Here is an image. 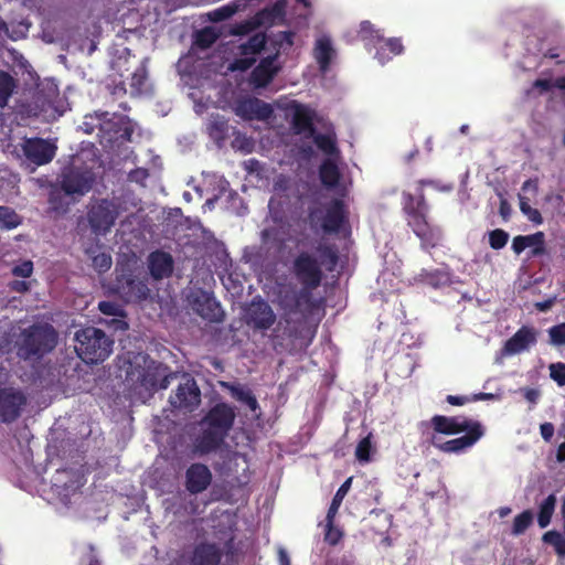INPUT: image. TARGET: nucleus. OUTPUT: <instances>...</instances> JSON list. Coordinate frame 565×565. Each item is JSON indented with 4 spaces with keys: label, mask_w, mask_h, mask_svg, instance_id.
Here are the masks:
<instances>
[{
    "label": "nucleus",
    "mask_w": 565,
    "mask_h": 565,
    "mask_svg": "<svg viewBox=\"0 0 565 565\" xmlns=\"http://www.w3.org/2000/svg\"><path fill=\"white\" fill-rule=\"evenodd\" d=\"M334 55L335 51L329 36L323 35L317 39L313 47V57L321 72H327L329 70Z\"/></svg>",
    "instance_id": "b1692460"
},
{
    "label": "nucleus",
    "mask_w": 565,
    "mask_h": 565,
    "mask_svg": "<svg viewBox=\"0 0 565 565\" xmlns=\"http://www.w3.org/2000/svg\"><path fill=\"white\" fill-rule=\"evenodd\" d=\"M18 88V79L6 71H0V108L8 106Z\"/></svg>",
    "instance_id": "c756f323"
},
{
    "label": "nucleus",
    "mask_w": 565,
    "mask_h": 565,
    "mask_svg": "<svg viewBox=\"0 0 565 565\" xmlns=\"http://www.w3.org/2000/svg\"><path fill=\"white\" fill-rule=\"evenodd\" d=\"M238 10V4L228 3L209 12L207 17L212 22H222L233 17Z\"/></svg>",
    "instance_id": "37998d69"
},
{
    "label": "nucleus",
    "mask_w": 565,
    "mask_h": 565,
    "mask_svg": "<svg viewBox=\"0 0 565 565\" xmlns=\"http://www.w3.org/2000/svg\"><path fill=\"white\" fill-rule=\"evenodd\" d=\"M57 150L54 141L42 138L25 139L22 151L25 158L36 166H43L53 160Z\"/></svg>",
    "instance_id": "f8f14e48"
},
{
    "label": "nucleus",
    "mask_w": 565,
    "mask_h": 565,
    "mask_svg": "<svg viewBox=\"0 0 565 565\" xmlns=\"http://www.w3.org/2000/svg\"><path fill=\"white\" fill-rule=\"evenodd\" d=\"M371 447L372 445L370 436H366L363 439H361L355 449V457L358 458V460L369 461Z\"/></svg>",
    "instance_id": "864d4df0"
},
{
    "label": "nucleus",
    "mask_w": 565,
    "mask_h": 565,
    "mask_svg": "<svg viewBox=\"0 0 565 565\" xmlns=\"http://www.w3.org/2000/svg\"><path fill=\"white\" fill-rule=\"evenodd\" d=\"M388 50L393 55H399L404 51V46L401 38H388L386 40L383 39V42L376 46V53L374 57L381 63L385 64L391 56L385 52Z\"/></svg>",
    "instance_id": "bb28decb"
},
{
    "label": "nucleus",
    "mask_w": 565,
    "mask_h": 565,
    "mask_svg": "<svg viewBox=\"0 0 565 565\" xmlns=\"http://www.w3.org/2000/svg\"><path fill=\"white\" fill-rule=\"evenodd\" d=\"M56 345V333L51 326H36L24 330L18 354L23 359L42 355Z\"/></svg>",
    "instance_id": "0eeeda50"
},
{
    "label": "nucleus",
    "mask_w": 565,
    "mask_h": 565,
    "mask_svg": "<svg viewBox=\"0 0 565 565\" xmlns=\"http://www.w3.org/2000/svg\"><path fill=\"white\" fill-rule=\"evenodd\" d=\"M539 332L529 326H522L510 339L504 342L502 353L504 355H514L526 351L537 342Z\"/></svg>",
    "instance_id": "a211bd4d"
},
{
    "label": "nucleus",
    "mask_w": 565,
    "mask_h": 565,
    "mask_svg": "<svg viewBox=\"0 0 565 565\" xmlns=\"http://www.w3.org/2000/svg\"><path fill=\"white\" fill-rule=\"evenodd\" d=\"M255 30H257V28L250 18L248 20L233 24L230 29V34L234 36H242L247 35Z\"/></svg>",
    "instance_id": "09e8293b"
},
{
    "label": "nucleus",
    "mask_w": 565,
    "mask_h": 565,
    "mask_svg": "<svg viewBox=\"0 0 565 565\" xmlns=\"http://www.w3.org/2000/svg\"><path fill=\"white\" fill-rule=\"evenodd\" d=\"M292 271L302 285V290L296 296L294 303L285 308V313L281 317L279 324L285 322L284 335L287 338H297V328H291V316L302 312L305 306L307 311H311L315 307V301L311 297V290L318 288L322 281L323 273L320 267L319 260L308 252H300L292 263Z\"/></svg>",
    "instance_id": "f257e3e1"
},
{
    "label": "nucleus",
    "mask_w": 565,
    "mask_h": 565,
    "mask_svg": "<svg viewBox=\"0 0 565 565\" xmlns=\"http://www.w3.org/2000/svg\"><path fill=\"white\" fill-rule=\"evenodd\" d=\"M533 512L531 510H524L518 514L512 524L511 533L515 536L523 534L533 523Z\"/></svg>",
    "instance_id": "4c0bfd02"
},
{
    "label": "nucleus",
    "mask_w": 565,
    "mask_h": 565,
    "mask_svg": "<svg viewBox=\"0 0 565 565\" xmlns=\"http://www.w3.org/2000/svg\"><path fill=\"white\" fill-rule=\"evenodd\" d=\"M351 484H352V477L348 478L337 490V492L331 501V504L328 509L327 519L335 518V515L342 504L343 499L345 498V495L348 494V492L351 488Z\"/></svg>",
    "instance_id": "c9c22d12"
},
{
    "label": "nucleus",
    "mask_w": 565,
    "mask_h": 565,
    "mask_svg": "<svg viewBox=\"0 0 565 565\" xmlns=\"http://www.w3.org/2000/svg\"><path fill=\"white\" fill-rule=\"evenodd\" d=\"M255 63H256L255 57L235 58L231 65V70L245 72V71L249 70Z\"/></svg>",
    "instance_id": "6e6d98bb"
},
{
    "label": "nucleus",
    "mask_w": 565,
    "mask_h": 565,
    "mask_svg": "<svg viewBox=\"0 0 565 565\" xmlns=\"http://www.w3.org/2000/svg\"><path fill=\"white\" fill-rule=\"evenodd\" d=\"M446 401L452 406H462L471 401L468 396L448 395Z\"/></svg>",
    "instance_id": "e2e57ef3"
},
{
    "label": "nucleus",
    "mask_w": 565,
    "mask_h": 565,
    "mask_svg": "<svg viewBox=\"0 0 565 565\" xmlns=\"http://www.w3.org/2000/svg\"><path fill=\"white\" fill-rule=\"evenodd\" d=\"M179 213V253L182 250L185 255L184 248L191 246L193 248L201 247L204 244L207 232L203 227L199 217L183 216L181 209Z\"/></svg>",
    "instance_id": "1a4fd4ad"
},
{
    "label": "nucleus",
    "mask_w": 565,
    "mask_h": 565,
    "mask_svg": "<svg viewBox=\"0 0 565 565\" xmlns=\"http://www.w3.org/2000/svg\"><path fill=\"white\" fill-rule=\"evenodd\" d=\"M418 185L417 194L403 192L402 209L406 216L407 225L420 239L422 247L428 249L436 247L440 241V231L433 227L428 222L429 205L423 191L424 185H434V181L419 180Z\"/></svg>",
    "instance_id": "7ed1b4c3"
},
{
    "label": "nucleus",
    "mask_w": 565,
    "mask_h": 565,
    "mask_svg": "<svg viewBox=\"0 0 565 565\" xmlns=\"http://www.w3.org/2000/svg\"><path fill=\"white\" fill-rule=\"evenodd\" d=\"M308 221L311 228L324 234H339L349 227V210L342 199H332L322 207H310Z\"/></svg>",
    "instance_id": "39448f33"
},
{
    "label": "nucleus",
    "mask_w": 565,
    "mask_h": 565,
    "mask_svg": "<svg viewBox=\"0 0 565 565\" xmlns=\"http://www.w3.org/2000/svg\"><path fill=\"white\" fill-rule=\"evenodd\" d=\"M98 308L104 315H108V316H120L121 315V308L117 303L111 302V301H102V302H99Z\"/></svg>",
    "instance_id": "13d9d810"
},
{
    "label": "nucleus",
    "mask_w": 565,
    "mask_h": 565,
    "mask_svg": "<svg viewBox=\"0 0 565 565\" xmlns=\"http://www.w3.org/2000/svg\"><path fill=\"white\" fill-rule=\"evenodd\" d=\"M550 343L554 347L565 345V322L555 324L548 330Z\"/></svg>",
    "instance_id": "c03bdc74"
},
{
    "label": "nucleus",
    "mask_w": 565,
    "mask_h": 565,
    "mask_svg": "<svg viewBox=\"0 0 565 565\" xmlns=\"http://www.w3.org/2000/svg\"><path fill=\"white\" fill-rule=\"evenodd\" d=\"M87 216L95 234H106L115 224L118 216V207L111 201L102 200L90 206Z\"/></svg>",
    "instance_id": "9d476101"
},
{
    "label": "nucleus",
    "mask_w": 565,
    "mask_h": 565,
    "mask_svg": "<svg viewBox=\"0 0 565 565\" xmlns=\"http://www.w3.org/2000/svg\"><path fill=\"white\" fill-rule=\"evenodd\" d=\"M526 248L524 235H518L512 241V249L516 255H520Z\"/></svg>",
    "instance_id": "052dcab7"
},
{
    "label": "nucleus",
    "mask_w": 565,
    "mask_h": 565,
    "mask_svg": "<svg viewBox=\"0 0 565 565\" xmlns=\"http://www.w3.org/2000/svg\"><path fill=\"white\" fill-rule=\"evenodd\" d=\"M212 481L210 469L203 463H193L186 470L185 487L189 492L196 494L207 489Z\"/></svg>",
    "instance_id": "412c9836"
},
{
    "label": "nucleus",
    "mask_w": 565,
    "mask_h": 565,
    "mask_svg": "<svg viewBox=\"0 0 565 565\" xmlns=\"http://www.w3.org/2000/svg\"><path fill=\"white\" fill-rule=\"evenodd\" d=\"M227 131V122L223 119H215L209 125V134L216 140L224 139Z\"/></svg>",
    "instance_id": "3c124183"
},
{
    "label": "nucleus",
    "mask_w": 565,
    "mask_h": 565,
    "mask_svg": "<svg viewBox=\"0 0 565 565\" xmlns=\"http://www.w3.org/2000/svg\"><path fill=\"white\" fill-rule=\"evenodd\" d=\"M484 435V428L476 426L463 436L447 440L445 443H434V446L446 454H460L472 447Z\"/></svg>",
    "instance_id": "aec40b11"
},
{
    "label": "nucleus",
    "mask_w": 565,
    "mask_h": 565,
    "mask_svg": "<svg viewBox=\"0 0 565 565\" xmlns=\"http://www.w3.org/2000/svg\"><path fill=\"white\" fill-rule=\"evenodd\" d=\"M420 276L428 284H430L433 286H437L438 282H439L440 273L438 270H435V271H423L420 274Z\"/></svg>",
    "instance_id": "680f3d73"
},
{
    "label": "nucleus",
    "mask_w": 565,
    "mask_h": 565,
    "mask_svg": "<svg viewBox=\"0 0 565 565\" xmlns=\"http://www.w3.org/2000/svg\"><path fill=\"white\" fill-rule=\"evenodd\" d=\"M526 248L532 247L531 255L532 256H541L544 255L545 249V236L543 232H536L531 235H524Z\"/></svg>",
    "instance_id": "a19ab883"
},
{
    "label": "nucleus",
    "mask_w": 565,
    "mask_h": 565,
    "mask_svg": "<svg viewBox=\"0 0 565 565\" xmlns=\"http://www.w3.org/2000/svg\"><path fill=\"white\" fill-rule=\"evenodd\" d=\"M552 86H554V83L546 78H537L533 83V87L539 88L541 92H548Z\"/></svg>",
    "instance_id": "0e129e2a"
},
{
    "label": "nucleus",
    "mask_w": 565,
    "mask_h": 565,
    "mask_svg": "<svg viewBox=\"0 0 565 565\" xmlns=\"http://www.w3.org/2000/svg\"><path fill=\"white\" fill-rule=\"evenodd\" d=\"M223 556L221 548L214 543L198 544L190 558V565H220Z\"/></svg>",
    "instance_id": "4be33fe9"
},
{
    "label": "nucleus",
    "mask_w": 565,
    "mask_h": 565,
    "mask_svg": "<svg viewBox=\"0 0 565 565\" xmlns=\"http://www.w3.org/2000/svg\"><path fill=\"white\" fill-rule=\"evenodd\" d=\"M309 138L313 139L317 148L322 151L324 154L337 157L340 153L338 148V140L335 132L329 131L327 134L313 132Z\"/></svg>",
    "instance_id": "a878e982"
},
{
    "label": "nucleus",
    "mask_w": 565,
    "mask_h": 565,
    "mask_svg": "<svg viewBox=\"0 0 565 565\" xmlns=\"http://www.w3.org/2000/svg\"><path fill=\"white\" fill-rule=\"evenodd\" d=\"M93 266L98 271H105L111 266V257L105 253L98 254L93 258Z\"/></svg>",
    "instance_id": "5fc2aeb1"
},
{
    "label": "nucleus",
    "mask_w": 565,
    "mask_h": 565,
    "mask_svg": "<svg viewBox=\"0 0 565 565\" xmlns=\"http://www.w3.org/2000/svg\"><path fill=\"white\" fill-rule=\"evenodd\" d=\"M319 178L326 188H335L341 178L338 166L330 159L324 160L319 168Z\"/></svg>",
    "instance_id": "cd10ccee"
},
{
    "label": "nucleus",
    "mask_w": 565,
    "mask_h": 565,
    "mask_svg": "<svg viewBox=\"0 0 565 565\" xmlns=\"http://www.w3.org/2000/svg\"><path fill=\"white\" fill-rule=\"evenodd\" d=\"M278 556L279 565H290V558L286 551L280 550Z\"/></svg>",
    "instance_id": "774afa93"
},
{
    "label": "nucleus",
    "mask_w": 565,
    "mask_h": 565,
    "mask_svg": "<svg viewBox=\"0 0 565 565\" xmlns=\"http://www.w3.org/2000/svg\"><path fill=\"white\" fill-rule=\"evenodd\" d=\"M235 111L245 120H267L271 117L274 109L270 104L257 97H248L237 103Z\"/></svg>",
    "instance_id": "f3484780"
},
{
    "label": "nucleus",
    "mask_w": 565,
    "mask_h": 565,
    "mask_svg": "<svg viewBox=\"0 0 565 565\" xmlns=\"http://www.w3.org/2000/svg\"><path fill=\"white\" fill-rule=\"evenodd\" d=\"M200 402L201 392L194 382L188 387V396H185V388L179 385V409H192L194 406H198Z\"/></svg>",
    "instance_id": "2f4dec72"
},
{
    "label": "nucleus",
    "mask_w": 565,
    "mask_h": 565,
    "mask_svg": "<svg viewBox=\"0 0 565 565\" xmlns=\"http://www.w3.org/2000/svg\"><path fill=\"white\" fill-rule=\"evenodd\" d=\"M218 39V34L211 26H205L195 34L194 43L200 49L211 47Z\"/></svg>",
    "instance_id": "58836bf2"
},
{
    "label": "nucleus",
    "mask_w": 565,
    "mask_h": 565,
    "mask_svg": "<svg viewBox=\"0 0 565 565\" xmlns=\"http://www.w3.org/2000/svg\"><path fill=\"white\" fill-rule=\"evenodd\" d=\"M543 542L554 547L556 554L565 557V537L557 531L552 530L543 534Z\"/></svg>",
    "instance_id": "ea45409f"
},
{
    "label": "nucleus",
    "mask_w": 565,
    "mask_h": 565,
    "mask_svg": "<svg viewBox=\"0 0 565 565\" xmlns=\"http://www.w3.org/2000/svg\"><path fill=\"white\" fill-rule=\"evenodd\" d=\"M313 111L303 105H296L295 111L291 119V128L296 135H306L310 137L316 132L313 126Z\"/></svg>",
    "instance_id": "5701e85b"
},
{
    "label": "nucleus",
    "mask_w": 565,
    "mask_h": 565,
    "mask_svg": "<svg viewBox=\"0 0 565 565\" xmlns=\"http://www.w3.org/2000/svg\"><path fill=\"white\" fill-rule=\"evenodd\" d=\"M11 288L18 292H24L29 289V282L17 280L11 284Z\"/></svg>",
    "instance_id": "69168bd1"
},
{
    "label": "nucleus",
    "mask_w": 565,
    "mask_h": 565,
    "mask_svg": "<svg viewBox=\"0 0 565 565\" xmlns=\"http://www.w3.org/2000/svg\"><path fill=\"white\" fill-rule=\"evenodd\" d=\"M122 68L130 75L131 94L139 95L148 90L147 71L141 61L129 55L127 57L124 56Z\"/></svg>",
    "instance_id": "6ab92c4d"
},
{
    "label": "nucleus",
    "mask_w": 565,
    "mask_h": 565,
    "mask_svg": "<svg viewBox=\"0 0 565 565\" xmlns=\"http://www.w3.org/2000/svg\"><path fill=\"white\" fill-rule=\"evenodd\" d=\"M75 350L86 363L102 362L111 353L113 341L99 329H82L75 333Z\"/></svg>",
    "instance_id": "423d86ee"
},
{
    "label": "nucleus",
    "mask_w": 565,
    "mask_h": 565,
    "mask_svg": "<svg viewBox=\"0 0 565 565\" xmlns=\"http://www.w3.org/2000/svg\"><path fill=\"white\" fill-rule=\"evenodd\" d=\"M275 321L276 315L263 299L253 300L246 310V322L256 330H268Z\"/></svg>",
    "instance_id": "2eb2a0df"
},
{
    "label": "nucleus",
    "mask_w": 565,
    "mask_h": 565,
    "mask_svg": "<svg viewBox=\"0 0 565 565\" xmlns=\"http://www.w3.org/2000/svg\"><path fill=\"white\" fill-rule=\"evenodd\" d=\"M171 374L168 367L161 363L148 359L145 355H138L127 372L128 380L132 383V394L140 401L146 402L152 394L166 388Z\"/></svg>",
    "instance_id": "20e7f679"
},
{
    "label": "nucleus",
    "mask_w": 565,
    "mask_h": 565,
    "mask_svg": "<svg viewBox=\"0 0 565 565\" xmlns=\"http://www.w3.org/2000/svg\"><path fill=\"white\" fill-rule=\"evenodd\" d=\"M192 191L186 190L183 192L182 198L186 203H195L201 204L202 207L207 205L210 209L214 206L217 201V195H213L212 198H207L204 203H202L204 199V190L201 185H193Z\"/></svg>",
    "instance_id": "f704fd0d"
},
{
    "label": "nucleus",
    "mask_w": 565,
    "mask_h": 565,
    "mask_svg": "<svg viewBox=\"0 0 565 565\" xmlns=\"http://www.w3.org/2000/svg\"><path fill=\"white\" fill-rule=\"evenodd\" d=\"M317 252L320 256V267L323 265L329 271H332L339 262L337 247L331 244H320Z\"/></svg>",
    "instance_id": "473e14b6"
},
{
    "label": "nucleus",
    "mask_w": 565,
    "mask_h": 565,
    "mask_svg": "<svg viewBox=\"0 0 565 565\" xmlns=\"http://www.w3.org/2000/svg\"><path fill=\"white\" fill-rule=\"evenodd\" d=\"M25 404V396L18 390H0V422L10 423L15 420Z\"/></svg>",
    "instance_id": "4468645a"
},
{
    "label": "nucleus",
    "mask_w": 565,
    "mask_h": 565,
    "mask_svg": "<svg viewBox=\"0 0 565 565\" xmlns=\"http://www.w3.org/2000/svg\"><path fill=\"white\" fill-rule=\"evenodd\" d=\"M433 429L443 435H457L468 433L476 426L483 428L480 422L465 416L435 415L430 419Z\"/></svg>",
    "instance_id": "ddd939ff"
},
{
    "label": "nucleus",
    "mask_w": 565,
    "mask_h": 565,
    "mask_svg": "<svg viewBox=\"0 0 565 565\" xmlns=\"http://www.w3.org/2000/svg\"><path fill=\"white\" fill-rule=\"evenodd\" d=\"M93 182L94 174L89 170L71 168L62 174L61 189L66 195L83 196L92 189Z\"/></svg>",
    "instance_id": "9b49d317"
},
{
    "label": "nucleus",
    "mask_w": 565,
    "mask_h": 565,
    "mask_svg": "<svg viewBox=\"0 0 565 565\" xmlns=\"http://www.w3.org/2000/svg\"><path fill=\"white\" fill-rule=\"evenodd\" d=\"M226 387L230 390L232 397L244 403L252 412H256L259 408V404L249 388L234 384H226Z\"/></svg>",
    "instance_id": "7c9ffc66"
},
{
    "label": "nucleus",
    "mask_w": 565,
    "mask_h": 565,
    "mask_svg": "<svg viewBox=\"0 0 565 565\" xmlns=\"http://www.w3.org/2000/svg\"><path fill=\"white\" fill-rule=\"evenodd\" d=\"M33 271V264L30 260L23 262L12 268V274L19 277H30Z\"/></svg>",
    "instance_id": "4d7b16f0"
},
{
    "label": "nucleus",
    "mask_w": 565,
    "mask_h": 565,
    "mask_svg": "<svg viewBox=\"0 0 565 565\" xmlns=\"http://www.w3.org/2000/svg\"><path fill=\"white\" fill-rule=\"evenodd\" d=\"M235 408L224 402L215 404L199 422L200 431L192 443L193 454L202 457L216 452L234 426Z\"/></svg>",
    "instance_id": "f03ea898"
},
{
    "label": "nucleus",
    "mask_w": 565,
    "mask_h": 565,
    "mask_svg": "<svg viewBox=\"0 0 565 565\" xmlns=\"http://www.w3.org/2000/svg\"><path fill=\"white\" fill-rule=\"evenodd\" d=\"M277 58L278 53L268 55L254 67L249 76V84L254 88H265L273 82L281 70V66L276 64Z\"/></svg>",
    "instance_id": "dca6fc26"
},
{
    "label": "nucleus",
    "mask_w": 565,
    "mask_h": 565,
    "mask_svg": "<svg viewBox=\"0 0 565 565\" xmlns=\"http://www.w3.org/2000/svg\"><path fill=\"white\" fill-rule=\"evenodd\" d=\"M20 216L8 206H0V228L12 230L20 225Z\"/></svg>",
    "instance_id": "79ce46f5"
},
{
    "label": "nucleus",
    "mask_w": 565,
    "mask_h": 565,
    "mask_svg": "<svg viewBox=\"0 0 565 565\" xmlns=\"http://www.w3.org/2000/svg\"><path fill=\"white\" fill-rule=\"evenodd\" d=\"M191 309L203 320L220 323L224 321L225 313L213 292L202 288H195L186 296Z\"/></svg>",
    "instance_id": "6e6552de"
},
{
    "label": "nucleus",
    "mask_w": 565,
    "mask_h": 565,
    "mask_svg": "<svg viewBox=\"0 0 565 565\" xmlns=\"http://www.w3.org/2000/svg\"><path fill=\"white\" fill-rule=\"evenodd\" d=\"M554 431H555L554 425L550 422L543 423L540 426L541 436L546 443L551 441V439L554 435Z\"/></svg>",
    "instance_id": "bf43d9fd"
},
{
    "label": "nucleus",
    "mask_w": 565,
    "mask_h": 565,
    "mask_svg": "<svg viewBox=\"0 0 565 565\" xmlns=\"http://www.w3.org/2000/svg\"><path fill=\"white\" fill-rule=\"evenodd\" d=\"M520 210L534 224H542L543 217L537 209L532 207L524 198H520Z\"/></svg>",
    "instance_id": "8fccbe9b"
},
{
    "label": "nucleus",
    "mask_w": 565,
    "mask_h": 565,
    "mask_svg": "<svg viewBox=\"0 0 565 565\" xmlns=\"http://www.w3.org/2000/svg\"><path fill=\"white\" fill-rule=\"evenodd\" d=\"M266 45V35L264 33L254 34L248 41L241 45V53L243 55L258 54Z\"/></svg>",
    "instance_id": "e433bc0d"
},
{
    "label": "nucleus",
    "mask_w": 565,
    "mask_h": 565,
    "mask_svg": "<svg viewBox=\"0 0 565 565\" xmlns=\"http://www.w3.org/2000/svg\"><path fill=\"white\" fill-rule=\"evenodd\" d=\"M326 521H327V524H326L324 541L328 544L334 546L341 541L343 533L339 529L334 527V519L326 518Z\"/></svg>",
    "instance_id": "a18cd8bd"
},
{
    "label": "nucleus",
    "mask_w": 565,
    "mask_h": 565,
    "mask_svg": "<svg viewBox=\"0 0 565 565\" xmlns=\"http://www.w3.org/2000/svg\"><path fill=\"white\" fill-rule=\"evenodd\" d=\"M556 460L558 462H564L565 461V441L562 443L558 447H557V451H556Z\"/></svg>",
    "instance_id": "338daca9"
},
{
    "label": "nucleus",
    "mask_w": 565,
    "mask_h": 565,
    "mask_svg": "<svg viewBox=\"0 0 565 565\" xmlns=\"http://www.w3.org/2000/svg\"><path fill=\"white\" fill-rule=\"evenodd\" d=\"M509 241V234L501 228L493 230L489 233V244L493 249L503 248Z\"/></svg>",
    "instance_id": "de8ad7c7"
},
{
    "label": "nucleus",
    "mask_w": 565,
    "mask_h": 565,
    "mask_svg": "<svg viewBox=\"0 0 565 565\" xmlns=\"http://www.w3.org/2000/svg\"><path fill=\"white\" fill-rule=\"evenodd\" d=\"M358 36L364 42L366 47L374 46L376 49V46L383 42V35L374 28V24L367 20L360 23Z\"/></svg>",
    "instance_id": "c85d7f7f"
},
{
    "label": "nucleus",
    "mask_w": 565,
    "mask_h": 565,
    "mask_svg": "<svg viewBox=\"0 0 565 565\" xmlns=\"http://www.w3.org/2000/svg\"><path fill=\"white\" fill-rule=\"evenodd\" d=\"M550 376L558 386H565V363H552L550 365Z\"/></svg>",
    "instance_id": "603ef678"
},
{
    "label": "nucleus",
    "mask_w": 565,
    "mask_h": 565,
    "mask_svg": "<svg viewBox=\"0 0 565 565\" xmlns=\"http://www.w3.org/2000/svg\"><path fill=\"white\" fill-rule=\"evenodd\" d=\"M275 19V10L274 9H262L252 17V20L257 29L264 25H271Z\"/></svg>",
    "instance_id": "49530a36"
},
{
    "label": "nucleus",
    "mask_w": 565,
    "mask_h": 565,
    "mask_svg": "<svg viewBox=\"0 0 565 565\" xmlns=\"http://www.w3.org/2000/svg\"><path fill=\"white\" fill-rule=\"evenodd\" d=\"M556 507L555 494L547 495L539 507L537 523L541 529H545L551 523Z\"/></svg>",
    "instance_id": "72a5a7b5"
},
{
    "label": "nucleus",
    "mask_w": 565,
    "mask_h": 565,
    "mask_svg": "<svg viewBox=\"0 0 565 565\" xmlns=\"http://www.w3.org/2000/svg\"><path fill=\"white\" fill-rule=\"evenodd\" d=\"M173 259L163 252H154L149 256V269L153 278L161 279L172 273Z\"/></svg>",
    "instance_id": "393cba45"
}]
</instances>
